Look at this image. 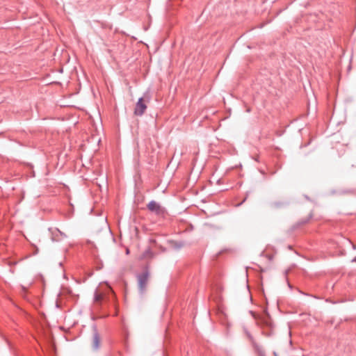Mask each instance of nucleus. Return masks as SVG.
I'll list each match as a JSON object with an SVG mask.
<instances>
[{
    "instance_id": "1",
    "label": "nucleus",
    "mask_w": 356,
    "mask_h": 356,
    "mask_svg": "<svg viewBox=\"0 0 356 356\" xmlns=\"http://www.w3.org/2000/svg\"><path fill=\"white\" fill-rule=\"evenodd\" d=\"M149 276L150 274L148 269H145L143 273L136 275L138 293L142 296L147 291Z\"/></svg>"
},
{
    "instance_id": "8",
    "label": "nucleus",
    "mask_w": 356,
    "mask_h": 356,
    "mask_svg": "<svg viewBox=\"0 0 356 356\" xmlns=\"http://www.w3.org/2000/svg\"><path fill=\"white\" fill-rule=\"evenodd\" d=\"M312 217V213H310L309 216L305 218V219H302V220H300L298 224V225H304V224H306L307 222H309V220H310V218Z\"/></svg>"
},
{
    "instance_id": "4",
    "label": "nucleus",
    "mask_w": 356,
    "mask_h": 356,
    "mask_svg": "<svg viewBox=\"0 0 356 356\" xmlns=\"http://www.w3.org/2000/svg\"><path fill=\"white\" fill-rule=\"evenodd\" d=\"M101 339L95 326L93 327V335L92 340V347L93 350H97L100 347Z\"/></svg>"
},
{
    "instance_id": "9",
    "label": "nucleus",
    "mask_w": 356,
    "mask_h": 356,
    "mask_svg": "<svg viewBox=\"0 0 356 356\" xmlns=\"http://www.w3.org/2000/svg\"><path fill=\"white\" fill-rule=\"evenodd\" d=\"M55 232H56V234H58L59 236H60L61 239L63 238H66L67 236L65 235V234H64L63 232H60L58 229L56 228L55 229Z\"/></svg>"
},
{
    "instance_id": "3",
    "label": "nucleus",
    "mask_w": 356,
    "mask_h": 356,
    "mask_svg": "<svg viewBox=\"0 0 356 356\" xmlns=\"http://www.w3.org/2000/svg\"><path fill=\"white\" fill-rule=\"evenodd\" d=\"M147 207L149 211L154 213L158 216L163 215L164 213V209L162 208L161 206L154 200L150 201L147 205Z\"/></svg>"
},
{
    "instance_id": "5",
    "label": "nucleus",
    "mask_w": 356,
    "mask_h": 356,
    "mask_svg": "<svg viewBox=\"0 0 356 356\" xmlns=\"http://www.w3.org/2000/svg\"><path fill=\"white\" fill-rule=\"evenodd\" d=\"M245 333H246V335L247 337H248V339H250V341L252 342L254 348H255V350L258 352V353L259 354L260 356H264V351L262 348L261 346H259L258 344H257L254 340V338L252 336V334L248 331V330H245Z\"/></svg>"
},
{
    "instance_id": "10",
    "label": "nucleus",
    "mask_w": 356,
    "mask_h": 356,
    "mask_svg": "<svg viewBox=\"0 0 356 356\" xmlns=\"http://www.w3.org/2000/svg\"><path fill=\"white\" fill-rule=\"evenodd\" d=\"M102 296L100 294H98V293H96L95 296V300L96 302H98L101 299H102Z\"/></svg>"
},
{
    "instance_id": "6",
    "label": "nucleus",
    "mask_w": 356,
    "mask_h": 356,
    "mask_svg": "<svg viewBox=\"0 0 356 356\" xmlns=\"http://www.w3.org/2000/svg\"><path fill=\"white\" fill-rule=\"evenodd\" d=\"M289 204L288 201H276L270 204V207L274 209H282Z\"/></svg>"
},
{
    "instance_id": "11",
    "label": "nucleus",
    "mask_w": 356,
    "mask_h": 356,
    "mask_svg": "<svg viewBox=\"0 0 356 356\" xmlns=\"http://www.w3.org/2000/svg\"><path fill=\"white\" fill-rule=\"evenodd\" d=\"M273 355H274V356H277V354L276 352H273Z\"/></svg>"
},
{
    "instance_id": "2",
    "label": "nucleus",
    "mask_w": 356,
    "mask_h": 356,
    "mask_svg": "<svg viewBox=\"0 0 356 356\" xmlns=\"http://www.w3.org/2000/svg\"><path fill=\"white\" fill-rule=\"evenodd\" d=\"M149 102V97H146L145 94L144 95V97H140L135 106L134 112V115H136V116H142L147 109L146 102Z\"/></svg>"
},
{
    "instance_id": "7",
    "label": "nucleus",
    "mask_w": 356,
    "mask_h": 356,
    "mask_svg": "<svg viewBox=\"0 0 356 356\" xmlns=\"http://www.w3.org/2000/svg\"><path fill=\"white\" fill-rule=\"evenodd\" d=\"M49 231L51 233V240L53 241H59L61 240V238L59 236L58 234H56L55 232V229L49 228Z\"/></svg>"
}]
</instances>
